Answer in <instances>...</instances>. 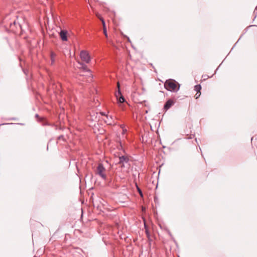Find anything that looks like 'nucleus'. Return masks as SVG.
I'll return each instance as SVG.
<instances>
[{
	"label": "nucleus",
	"instance_id": "nucleus-1",
	"mask_svg": "<svg viewBox=\"0 0 257 257\" xmlns=\"http://www.w3.org/2000/svg\"><path fill=\"white\" fill-rule=\"evenodd\" d=\"M164 86L166 89L173 92H177L180 89V84L174 79L167 80Z\"/></svg>",
	"mask_w": 257,
	"mask_h": 257
},
{
	"label": "nucleus",
	"instance_id": "nucleus-2",
	"mask_svg": "<svg viewBox=\"0 0 257 257\" xmlns=\"http://www.w3.org/2000/svg\"><path fill=\"white\" fill-rule=\"evenodd\" d=\"M118 87H119V85L118 84ZM115 97L117 99V102L120 107H121L122 109H124V104L123 103L125 102V98L122 95L119 88H118V91L115 93Z\"/></svg>",
	"mask_w": 257,
	"mask_h": 257
},
{
	"label": "nucleus",
	"instance_id": "nucleus-3",
	"mask_svg": "<svg viewBox=\"0 0 257 257\" xmlns=\"http://www.w3.org/2000/svg\"><path fill=\"white\" fill-rule=\"evenodd\" d=\"M105 171V168L103 166V164L100 163L97 167L96 174L100 176L103 180H106V176L104 173Z\"/></svg>",
	"mask_w": 257,
	"mask_h": 257
},
{
	"label": "nucleus",
	"instance_id": "nucleus-4",
	"mask_svg": "<svg viewBox=\"0 0 257 257\" xmlns=\"http://www.w3.org/2000/svg\"><path fill=\"white\" fill-rule=\"evenodd\" d=\"M80 57L82 61L88 63L90 61L88 53L85 51H82L80 53Z\"/></svg>",
	"mask_w": 257,
	"mask_h": 257
},
{
	"label": "nucleus",
	"instance_id": "nucleus-5",
	"mask_svg": "<svg viewBox=\"0 0 257 257\" xmlns=\"http://www.w3.org/2000/svg\"><path fill=\"white\" fill-rule=\"evenodd\" d=\"M175 103V101L172 99H168L165 103L164 105V110L166 111L168 110L169 109H170L172 106H173Z\"/></svg>",
	"mask_w": 257,
	"mask_h": 257
},
{
	"label": "nucleus",
	"instance_id": "nucleus-6",
	"mask_svg": "<svg viewBox=\"0 0 257 257\" xmlns=\"http://www.w3.org/2000/svg\"><path fill=\"white\" fill-rule=\"evenodd\" d=\"M128 162V158L125 156H121L119 157V164L121 165L122 166H124L125 164H127Z\"/></svg>",
	"mask_w": 257,
	"mask_h": 257
},
{
	"label": "nucleus",
	"instance_id": "nucleus-7",
	"mask_svg": "<svg viewBox=\"0 0 257 257\" xmlns=\"http://www.w3.org/2000/svg\"><path fill=\"white\" fill-rule=\"evenodd\" d=\"M67 32L66 31L61 30L60 32V38L62 41H67Z\"/></svg>",
	"mask_w": 257,
	"mask_h": 257
},
{
	"label": "nucleus",
	"instance_id": "nucleus-8",
	"mask_svg": "<svg viewBox=\"0 0 257 257\" xmlns=\"http://www.w3.org/2000/svg\"><path fill=\"white\" fill-rule=\"evenodd\" d=\"M133 176L134 177V181L135 182V185H136V187L137 188V191L138 192H139L140 195L141 196V197H143V192L142 191V190L141 189V188L139 187L137 183V181H136V175L135 174H133Z\"/></svg>",
	"mask_w": 257,
	"mask_h": 257
},
{
	"label": "nucleus",
	"instance_id": "nucleus-9",
	"mask_svg": "<svg viewBox=\"0 0 257 257\" xmlns=\"http://www.w3.org/2000/svg\"><path fill=\"white\" fill-rule=\"evenodd\" d=\"M80 66L79 68L82 69L84 72H90V70L87 67V66L83 63H79Z\"/></svg>",
	"mask_w": 257,
	"mask_h": 257
},
{
	"label": "nucleus",
	"instance_id": "nucleus-10",
	"mask_svg": "<svg viewBox=\"0 0 257 257\" xmlns=\"http://www.w3.org/2000/svg\"><path fill=\"white\" fill-rule=\"evenodd\" d=\"M252 25H251V26H249L248 27H247V28H246L244 31H243V33L240 36V38H239V39L237 40V42L234 44V45L233 46V47L232 48L231 50H232L233 49V48L235 47L236 44L240 40V39H241V38L242 37V36L247 32V31H248V29L249 27H252Z\"/></svg>",
	"mask_w": 257,
	"mask_h": 257
},
{
	"label": "nucleus",
	"instance_id": "nucleus-11",
	"mask_svg": "<svg viewBox=\"0 0 257 257\" xmlns=\"http://www.w3.org/2000/svg\"><path fill=\"white\" fill-rule=\"evenodd\" d=\"M201 89V85L200 84H197L195 85L194 86V90L197 92V94L199 93V92H200V90Z\"/></svg>",
	"mask_w": 257,
	"mask_h": 257
},
{
	"label": "nucleus",
	"instance_id": "nucleus-12",
	"mask_svg": "<svg viewBox=\"0 0 257 257\" xmlns=\"http://www.w3.org/2000/svg\"><path fill=\"white\" fill-rule=\"evenodd\" d=\"M102 23L103 27V33H104L105 37H107V30H106V28L105 26V22L103 20H102Z\"/></svg>",
	"mask_w": 257,
	"mask_h": 257
},
{
	"label": "nucleus",
	"instance_id": "nucleus-13",
	"mask_svg": "<svg viewBox=\"0 0 257 257\" xmlns=\"http://www.w3.org/2000/svg\"><path fill=\"white\" fill-rule=\"evenodd\" d=\"M55 56H56L55 54L52 52L51 53V59L52 63H53L54 62V61H55L54 58Z\"/></svg>",
	"mask_w": 257,
	"mask_h": 257
},
{
	"label": "nucleus",
	"instance_id": "nucleus-14",
	"mask_svg": "<svg viewBox=\"0 0 257 257\" xmlns=\"http://www.w3.org/2000/svg\"><path fill=\"white\" fill-rule=\"evenodd\" d=\"M121 35L124 40H126V41H128V37L126 35H124L122 33H121Z\"/></svg>",
	"mask_w": 257,
	"mask_h": 257
},
{
	"label": "nucleus",
	"instance_id": "nucleus-15",
	"mask_svg": "<svg viewBox=\"0 0 257 257\" xmlns=\"http://www.w3.org/2000/svg\"><path fill=\"white\" fill-rule=\"evenodd\" d=\"M9 120H17L18 118L17 117H12L8 119Z\"/></svg>",
	"mask_w": 257,
	"mask_h": 257
},
{
	"label": "nucleus",
	"instance_id": "nucleus-16",
	"mask_svg": "<svg viewBox=\"0 0 257 257\" xmlns=\"http://www.w3.org/2000/svg\"><path fill=\"white\" fill-rule=\"evenodd\" d=\"M200 94H201V92H199L198 94H197V92L195 95L196 99H197L198 98H199V97L200 96Z\"/></svg>",
	"mask_w": 257,
	"mask_h": 257
},
{
	"label": "nucleus",
	"instance_id": "nucleus-17",
	"mask_svg": "<svg viewBox=\"0 0 257 257\" xmlns=\"http://www.w3.org/2000/svg\"><path fill=\"white\" fill-rule=\"evenodd\" d=\"M58 140H64V136H63V135H61V136H59V137H58Z\"/></svg>",
	"mask_w": 257,
	"mask_h": 257
},
{
	"label": "nucleus",
	"instance_id": "nucleus-18",
	"mask_svg": "<svg viewBox=\"0 0 257 257\" xmlns=\"http://www.w3.org/2000/svg\"><path fill=\"white\" fill-rule=\"evenodd\" d=\"M158 200L157 197H155L154 198L155 202H156V200Z\"/></svg>",
	"mask_w": 257,
	"mask_h": 257
},
{
	"label": "nucleus",
	"instance_id": "nucleus-19",
	"mask_svg": "<svg viewBox=\"0 0 257 257\" xmlns=\"http://www.w3.org/2000/svg\"><path fill=\"white\" fill-rule=\"evenodd\" d=\"M35 116H36V117H39V115L38 114H36L35 115Z\"/></svg>",
	"mask_w": 257,
	"mask_h": 257
},
{
	"label": "nucleus",
	"instance_id": "nucleus-20",
	"mask_svg": "<svg viewBox=\"0 0 257 257\" xmlns=\"http://www.w3.org/2000/svg\"><path fill=\"white\" fill-rule=\"evenodd\" d=\"M131 46L133 49H135V48L134 47L133 45L132 44Z\"/></svg>",
	"mask_w": 257,
	"mask_h": 257
},
{
	"label": "nucleus",
	"instance_id": "nucleus-21",
	"mask_svg": "<svg viewBox=\"0 0 257 257\" xmlns=\"http://www.w3.org/2000/svg\"><path fill=\"white\" fill-rule=\"evenodd\" d=\"M218 68H219V67H218L216 69V70H215V71L214 74H215V73H216V71H217V70H218Z\"/></svg>",
	"mask_w": 257,
	"mask_h": 257
},
{
	"label": "nucleus",
	"instance_id": "nucleus-22",
	"mask_svg": "<svg viewBox=\"0 0 257 257\" xmlns=\"http://www.w3.org/2000/svg\"><path fill=\"white\" fill-rule=\"evenodd\" d=\"M204 77H205V78H204V79H205V78H206V75H205V76H204ZM207 77H209L208 76H207Z\"/></svg>",
	"mask_w": 257,
	"mask_h": 257
},
{
	"label": "nucleus",
	"instance_id": "nucleus-23",
	"mask_svg": "<svg viewBox=\"0 0 257 257\" xmlns=\"http://www.w3.org/2000/svg\"><path fill=\"white\" fill-rule=\"evenodd\" d=\"M204 77H205V78H204V79H205V78H206V75H205V76H204ZM207 77H209L208 76H207Z\"/></svg>",
	"mask_w": 257,
	"mask_h": 257
},
{
	"label": "nucleus",
	"instance_id": "nucleus-24",
	"mask_svg": "<svg viewBox=\"0 0 257 257\" xmlns=\"http://www.w3.org/2000/svg\"><path fill=\"white\" fill-rule=\"evenodd\" d=\"M101 114H102V115H105L104 113H103V112H102V113H101Z\"/></svg>",
	"mask_w": 257,
	"mask_h": 257
},
{
	"label": "nucleus",
	"instance_id": "nucleus-25",
	"mask_svg": "<svg viewBox=\"0 0 257 257\" xmlns=\"http://www.w3.org/2000/svg\"><path fill=\"white\" fill-rule=\"evenodd\" d=\"M169 234L170 236H171V233H170V231H169Z\"/></svg>",
	"mask_w": 257,
	"mask_h": 257
},
{
	"label": "nucleus",
	"instance_id": "nucleus-26",
	"mask_svg": "<svg viewBox=\"0 0 257 257\" xmlns=\"http://www.w3.org/2000/svg\"><path fill=\"white\" fill-rule=\"evenodd\" d=\"M13 24H14V25H15V24H16V22H15V21H14V22H13Z\"/></svg>",
	"mask_w": 257,
	"mask_h": 257
},
{
	"label": "nucleus",
	"instance_id": "nucleus-27",
	"mask_svg": "<svg viewBox=\"0 0 257 257\" xmlns=\"http://www.w3.org/2000/svg\"><path fill=\"white\" fill-rule=\"evenodd\" d=\"M146 232H147V234H149V232H148V230H146Z\"/></svg>",
	"mask_w": 257,
	"mask_h": 257
},
{
	"label": "nucleus",
	"instance_id": "nucleus-28",
	"mask_svg": "<svg viewBox=\"0 0 257 257\" xmlns=\"http://www.w3.org/2000/svg\"><path fill=\"white\" fill-rule=\"evenodd\" d=\"M129 57H130V58H131V55L130 54V55H129Z\"/></svg>",
	"mask_w": 257,
	"mask_h": 257
},
{
	"label": "nucleus",
	"instance_id": "nucleus-29",
	"mask_svg": "<svg viewBox=\"0 0 257 257\" xmlns=\"http://www.w3.org/2000/svg\"><path fill=\"white\" fill-rule=\"evenodd\" d=\"M129 42H130V43H131V41L130 39Z\"/></svg>",
	"mask_w": 257,
	"mask_h": 257
}]
</instances>
